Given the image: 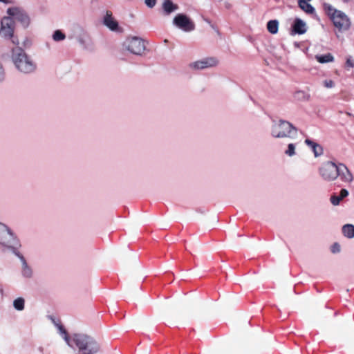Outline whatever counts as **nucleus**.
Wrapping results in <instances>:
<instances>
[{"label":"nucleus","mask_w":354,"mask_h":354,"mask_svg":"<svg viewBox=\"0 0 354 354\" xmlns=\"http://www.w3.org/2000/svg\"><path fill=\"white\" fill-rule=\"evenodd\" d=\"M306 24L301 19L297 18L292 25V31L295 34L301 35L306 32Z\"/></svg>","instance_id":"15"},{"label":"nucleus","mask_w":354,"mask_h":354,"mask_svg":"<svg viewBox=\"0 0 354 354\" xmlns=\"http://www.w3.org/2000/svg\"><path fill=\"white\" fill-rule=\"evenodd\" d=\"M11 59L16 69L25 75L32 74L37 69L35 60L21 48L12 49Z\"/></svg>","instance_id":"2"},{"label":"nucleus","mask_w":354,"mask_h":354,"mask_svg":"<svg viewBox=\"0 0 354 354\" xmlns=\"http://www.w3.org/2000/svg\"><path fill=\"white\" fill-rule=\"evenodd\" d=\"M15 239L8 227L0 223V245L7 248H14Z\"/></svg>","instance_id":"11"},{"label":"nucleus","mask_w":354,"mask_h":354,"mask_svg":"<svg viewBox=\"0 0 354 354\" xmlns=\"http://www.w3.org/2000/svg\"><path fill=\"white\" fill-rule=\"evenodd\" d=\"M145 3L147 7L152 8L156 3V0H145Z\"/></svg>","instance_id":"31"},{"label":"nucleus","mask_w":354,"mask_h":354,"mask_svg":"<svg viewBox=\"0 0 354 354\" xmlns=\"http://www.w3.org/2000/svg\"><path fill=\"white\" fill-rule=\"evenodd\" d=\"M162 9L165 15H169L178 9V6L172 2L171 0H164Z\"/></svg>","instance_id":"17"},{"label":"nucleus","mask_w":354,"mask_h":354,"mask_svg":"<svg viewBox=\"0 0 354 354\" xmlns=\"http://www.w3.org/2000/svg\"><path fill=\"white\" fill-rule=\"evenodd\" d=\"M0 2H6V0H0Z\"/></svg>","instance_id":"36"},{"label":"nucleus","mask_w":354,"mask_h":354,"mask_svg":"<svg viewBox=\"0 0 354 354\" xmlns=\"http://www.w3.org/2000/svg\"><path fill=\"white\" fill-rule=\"evenodd\" d=\"M304 142L307 145L310 146V139L306 138Z\"/></svg>","instance_id":"34"},{"label":"nucleus","mask_w":354,"mask_h":354,"mask_svg":"<svg viewBox=\"0 0 354 354\" xmlns=\"http://www.w3.org/2000/svg\"><path fill=\"white\" fill-rule=\"evenodd\" d=\"M345 67L347 70L354 68V59L351 56L346 58Z\"/></svg>","instance_id":"27"},{"label":"nucleus","mask_w":354,"mask_h":354,"mask_svg":"<svg viewBox=\"0 0 354 354\" xmlns=\"http://www.w3.org/2000/svg\"><path fill=\"white\" fill-rule=\"evenodd\" d=\"M173 24L185 32H191L195 29L194 21L185 14H178L173 19Z\"/></svg>","instance_id":"9"},{"label":"nucleus","mask_w":354,"mask_h":354,"mask_svg":"<svg viewBox=\"0 0 354 354\" xmlns=\"http://www.w3.org/2000/svg\"><path fill=\"white\" fill-rule=\"evenodd\" d=\"M13 307L18 311H21L25 307V300L22 297H18L13 301Z\"/></svg>","instance_id":"21"},{"label":"nucleus","mask_w":354,"mask_h":354,"mask_svg":"<svg viewBox=\"0 0 354 354\" xmlns=\"http://www.w3.org/2000/svg\"><path fill=\"white\" fill-rule=\"evenodd\" d=\"M7 14L12 17L14 21H18L24 27H27L30 23V18L23 9L17 7L9 8Z\"/></svg>","instance_id":"10"},{"label":"nucleus","mask_w":354,"mask_h":354,"mask_svg":"<svg viewBox=\"0 0 354 354\" xmlns=\"http://www.w3.org/2000/svg\"><path fill=\"white\" fill-rule=\"evenodd\" d=\"M342 247L340 244L337 242L333 243L330 246V251L332 254H336L341 252Z\"/></svg>","instance_id":"24"},{"label":"nucleus","mask_w":354,"mask_h":354,"mask_svg":"<svg viewBox=\"0 0 354 354\" xmlns=\"http://www.w3.org/2000/svg\"><path fill=\"white\" fill-rule=\"evenodd\" d=\"M315 59L318 62L321 64L333 62L334 61V57L330 53H327L325 55H315Z\"/></svg>","instance_id":"20"},{"label":"nucleus","mask_w":354,"mask_h":354,"mask_svg":"<svg viewBox=\"0 0 354 354\" xmlns=\"http://www.w3.org/2000/svg\"><path fill=\"white\" fill-rule=\"evenodd\" d=\"M323 84H324V86L328 88H333L335 86L334 82L331 80H324Z\"/></svg>","instance_id":"29"},{"label":"nucleus","mask_w":354,"mask_h":354,"mask_svg":"<svg viewBox=\"0 0 354 354\" xmlns=\"http://www.w3.org/2000/svg\"><path fill=\"white\" fill-rule=\"evenodd\" d=\"M324 8L330 19L332 21L334 26L337 30L335 32L337 37L340 38L342 32L350 30L351 27V19L345 12L337 10L328 3H324Z\"/></svg>","instance_id":"4"},{"label":"nucleus","mask_w":354,"mask_h":354,"mask_svg":"<svg viewBox=\"0 0 354 354\" xmlns=\"http://www.w3.org/2000/svg\"><path fill=\"white\" fill-rule=\"evenodd\" d=\"M342 200V198H341V196L337 195H333L330 196V203L335 206L338 205Z\"/></svg>","instance_id":"26"},{"label":"nucleus","mask_w":354,"mask_h":354,"mask_svg":"<svg viewBox=\"0 0 354 354\" xmlns=\"http://www.w3.org/2000/svg\"><path fill=\"white\" fill-rule=\"evenodd\" d=\"M21 276L25 279H31L33 277V270H32V268L27 263V262L23 257L21 258Z\"/></svg>","instance_id":"16"},{"label":"nucleus","mask_w":354,"mask_h":354,"mask_svg":"<svg viewBox=\"0 0 354 354\" xmlns=\"http://www.w3.org/2000/svg\"><path fill=\"white\" fill-rule=\"evenodd\" d=\"M311 152L313 154V164L315 166L319 165L322 162V160L325 157L323 146L317 142L311 141Z\"/></svg>","instance_id":"13"},{"label":"nucleus","mask_w":354,"mask_h":354,"mask_svg":"<svg viewBox=\"0 0 354 354\" xmlns=\"http://www.w3.org/2000/svg\"><path fill=\"white\" fill-rule=\"evenodd\" d=\"M279 23L277 20H270L267 24L268 30L272 34H276L278 31Z\"/></svg>","instance_id":"22"},{"label":"nucleus","mask_w":354,"mask_h":354,"mask_svg":"<svg viewBox=\"0 0 354 354\" xmlns=\"http://www.w3.org/2000/svg\"><path fill=\"white\" fill-rule=\"evenodd\" d=\"M339 196H341V198L343 199L344 198L348 196V192L347 189H341L340 191V194H339Z\"/></svg>","instance_id":"32"},{"label":"nucleus","mask_w":354,"mask_h":354,"mask_svg":"<svg viewBox=\"0 0 354 354\" xmlns=\"http://www.w3.org/2000/svg\"><path fill=\"white\" fill-rule=\"evenodd\" d=\"M219 64V60L216 57H205L201 59L192 62L188 64V68L193 71H203L207 68L216 67Z\"/></svg>","instance_id":"8"},{"label":"nucleus","mask_w":354,"mask_h":354,"mask_svg":"<svg viewBox=\"0 0 354 354\" xmlns=\"http://www.w3.org/2000/svg\"><path fill=\"white\" fill-rule=\"evenodd\" d=\"M52 37L55 41L57 42L64 40L66 35L60 30H57L53 32Z\"/></svg>","instance_id":"23"},{"label":"nucleus","mask_w":354,"mask_h":354,"mask_svg":"<svg viewBox=\"0 0 354 354\" xmlns=\"http://www.w3.org/2000/svg\"><path fill=\"white\" fill-rule=\"evenodd\" d=\"M103 24L111 31H120V28L119 27L118 21L113 17L112 12L110 11L107 10L106 12V14L103 18Z\"/></svg>","instance_id":"14"},{"label":"nucleus","mask_w":354,"mask_h":354,"mask_svg":"<svg viewBox=\"0 0 354 354\" xmlns=\"http://www.w3.org/2000/svg\"><path fill=\"white\" fill-rule=\"evenodd\" d=\"M270 134L274 138L299 139L303 141L302 133L290 122L284 120H273Z\"/></svg>","instance_id":"3"},{"label":"nucleus","mask_w":354,"mask_h":354,"mask_svg":"<svg viewBox=\"0 0 354 354\" xmlns=\"http://www.w3.org/2000/svg\"><path fill=\"white\" fill-rule=\"evenodd\" d=\"M6 78V72L1 64H0V83L3 82Z\"/></svg>","instance_id":"28"},{"label":"nucleus","mask_w":354,"mask_h":354,"mask_svg":"<svg viewBox=\"0 0 354 354\" xmlns=\"http://www.w3.org/2000/svg\"><path fill=\"white\" fill-rule=\"evenodd\" d=\"M15 23L13 19L9 16L2 18L1 21L0 36L5 39H10L15 45H19V41L17 37L14 35Z\"/></svg>","instance_id":"6"},{"label":"nucleus","mask_w":354,"mask_h":354,"mask_svg":"<svg viewBox=\"0 0 354 354\" xmlns=\"http://www.w3.org/2000/svg\"><path fill=\"white\" fill-rule=\"evenodd\" d=\"M188 321V315L183 314L178 317V322L180 324H185Z\"/></svg>","instance_id":"30"},{"label":"nucleus","mask_w":354,"mask_h":354,"mask_svg":"<svg viewBox=\"0 0 354 354\" xmlns=\"http://www.w3.org/2000/svg\"><path fill=\"white\" fill-rule=\"evenodd\" d=\"M342 233L348 239L354 238V225L352 224H346L342 227Z\"/></svg>","instance_id":"19"},{"label":"nucleus","mask_w":354,"mask_h":354,"mask_svg":"<svg viewBox=\"0 0 354 354\" xmlns=\"http://www.w3.org/2000/svg\"><path fill=\"white\" fill-rule=\"evenodd\" d=\"M338 163L332 160H325L317 165V173L324 181L331 183L337 180Z\"/></svg>","instance_id":"5"},{"label":"nucleus","mask_w":354,"mask_h":354,"mask_svg":"<svg viewBox=\"0 0 354 354\" xmlns=\"http://www.w3.org/2000/svg\"><path fill=\"white\" fill-rule=\"evenodd\" d=\"M340 180L345 183H351L353 181V175L348 167L344 163H338L337 179Z\"/></svg>","instance_id":"12"},{"label":"nucleus","mask_w":354,"mask_h":354,"mask_svg":"<svg viewBox=\"0 0 354 354\" xmlns=\"http://www.w3.org/2000/svg\"><path fill=\"white\" fill-rule=\"evenodd\" d=\"M348 115L350 116V117H353L354 118V115H353L352 113H348Z\"/></svg>","instance_id":"35"},{"label":"nucleus","mask_w":354,"mask_h":354,"mask_svg":"<svg viewBox=\"0 0 354 354\" xmlns=\"http://www.w3.org/2000/svg\"><path fill=\"white\" fill-rule=\"evenodd\" d=\"M297 141L296 142L289 143L287 146V149L284 151L285 155L288 157H292L296 154V147L302 141H300L299 139H296Z\"/></svg>","instance_id":"18"},{"label":"nucleus","mask_w":354,"mask_h":354,"mask_svg":"<svg viewBox=\"0 0 354 354\" xmlns=\"http://www.w3.org/2000/svg\"><path fill=\"white\" fill-rule=\"evenodd\" d=\"M295 97L298 100H301L304 97V93L302 91H297L295 93Z\"/></svg>","instance_id":"33"},{"label":"nucleus","mask_w":354,"mask_h":354,"mask_svg":"<svg viewBox=\"0 0 354 354\" xmlns=\"http://www.w3.org/2000/svg\"><path fill=\"white\" fill-rule=\"evenodd\" d=\"M52 321L57 327L59 335L69 347L74 348V346H76L80 351H82V354H93L99 350L97 344L91 337L80 333H74L69 336L62 325L53 318Z\"/></svg>","instance_id":"1"},{"label":"nucleus","mask_w":354,"mask_h":354,"mask_svg":"<svg viewBox=\"0 0 354 354\" xmlns=\"http://www.w3.org/2000/svg\"><path fill=\"white\" fill-rule=\"evenodd\" d=\"M311 19H313L314 21H317L322 28H324V25L321 23V19L319 17V16L315 13V8L311 6Z\"/></svg>","instance_id":"25"},{"label":"nucleus","mask_w":354,"mask_h":354,"mask_svg":"<svg viewBox=\"0 0 354 354\" xmlns=\"http://www.w3.org/2000/svg\"><path fill=\"white\" fill-rule=\"evenodd\" d=\"M344 2H347L348 0H342Z\"/></svg>","instance_id":"37"},{"label":"nucleus","mask_w":354,"mask_h":354,"mask_svg":"<svg viewBox=\"0 0 354 354\" xmlns=\"http://www.w3.org/2000/svg\"><path fill=\"white\" fill-rule=\"evenodd\" d=\"M122 49L136 55H141L145 52L146 46L142 39L138 37H127L122 44Z\"/></svg>","instance_id":"7"}]
</instances>
